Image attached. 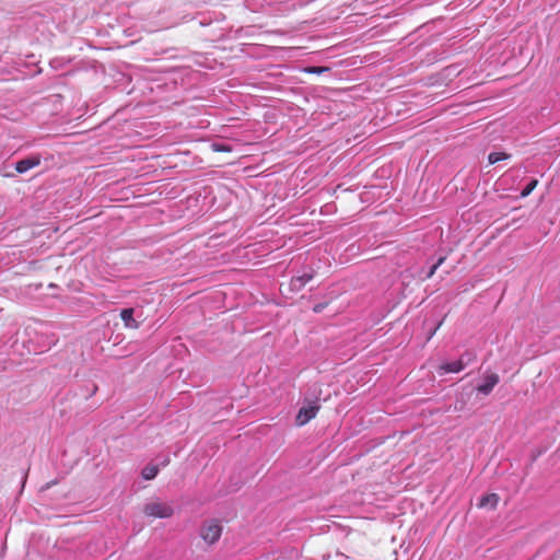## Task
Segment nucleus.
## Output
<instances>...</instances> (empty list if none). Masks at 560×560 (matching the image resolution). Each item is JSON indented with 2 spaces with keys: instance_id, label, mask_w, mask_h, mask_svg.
Wrapping results in <instances>:
<instances>
[{
  "instance_id": "f257e3e1",
  "label": "nucleus",
  "mask_w": 560,
  "mask_h": 560,
  "mask_svg": "<svg viewBox=\"0 0 560 560\" xmlns=\"http://www.w3.org/2000/svg\"><path fill=\"white\" fill-rule=\"evenodd\" d=\"M320 387H308V390L305 393L304 405L300 408L295 418L298 425H304L316 417L320 408Z\"/></svg>"
},
{
  "instance_id": "f03ea898",
  "label": "nucleus",
  "mask_w": 560,
  "mask_h": 560,
  "mask_svg": "<svg viewBox=\"0 0 560 560\" xmlns=\"http://www.w3.org/2000/svg\"><path fill=\"white\" fill-rule=\"evenodd\" d=\"M474 355L469 352H466L460 355L458 360L452 362H443L436 366V374L439 376H443L448 373H459L462 372L470 362H472Z\"/></svg>"
},
{
  "instance_id": "7ed1b4c3",
  "label": "nucleus",
  "mask_w": 560,
  "mask_h": 560,
  "mask_svg": "<svg viewBox=\"0 0 560 560\" xmlns=\"http://www.w3.org/2000/svg\"><path fill=\"white\" fill-rule=\"evenodd\" d=\"M222 529V525L218 520L205 521L200 527V537L208 545H213L220 539Z\"/></svg>"
},
{
  "instance_id": "20e7f679",
  "label": "nucleus",
  "mask_w": 560,
  "mask_h": 560,
  "mask_svg": "<svg viewBox=\"0 0 560 560\" xmlns=\"http://www.w3.org/2000/svg\"><path fill=\"white\" fill-rule=\"evenodd\" d=\"M143 513L151 517L167 518L173 515L174 509L170 503L153 501L144 505Z\"/></svg>"
},
{
  "instance_id": "39448f33",
  "label": "nucleus",
  "mask_w": 560,
  "mask_h": 560,
  "mask_svg": "<svg viewBox=\"0 0 560 560\" xmlns=\"http://www.w3.org/2000/svg\"><path fill=\"white\" fill-rule=\"evenodd\" d=\"M314 278V271L305 272L301 276L293 277L289 284L288 290L290 292H299L301 291L312 279Z\"/></svg>"
},
{
  "instance_id": "423d86ee",
  "label": "nucleus",
  "mask_w": 560,
  "mask_h": 560,
  "mask_svg": "<svg viewBox=\"0 0 560 560\" xmlns=\"http://www.w3.org/2000/svg\"><path fill=\"white\" fill-rule=\"evenodd\" d=\"M40 164V158L38 155L30 156L23 160H20L15 164V171L18 173H25L28 170L38 166Z\"/></svg>"
},
{
  "instance_id": "0eeeda50",
  "label": "nucleus",
  "mask_w": 560,
  "mask_h": 560,
  "mask_svg": "<svg viewBox=\"0 0 560 560\" xmlns=\"http://www.w3.org/2000/svg\"><path fill=\"white\" fill-rule=\"evenodd\" d=\"M133 313H135V311L131 307L121 310L120 318L124 322V325L126 328H129V329H138L139 328V323L133 318Z\"/></svg>"
},
{
  "instance_id": "6e6552de",
  "label": "nucleus",
  "mask_w": 560,
  "mask_h": 560,
  "mask_svg": "<svg viewBox=\"0 0 560 560\" xmlns=\"http://www.w3.org/2000/svg\"><path fill=\"white\" fill-rule=\"evenodd\" d=\"M499 502V495L495 493H491L488 495H485L480 499L479 506L480 508H491L494 509Z\"/></svg>"
},
{
  "instance_id": "1a4fd4ad",
  "label": "nucleus",
  "mask_w": 560,
  "mask_h": 560,
  "mask_svg": "<svg viewBox=\"0 0 560 560\" xmlns=\"http://www.w3.org/2000/svg\"><path fill=\"white\" fill-rule=\"evenodd\" d=\"M159 470V465L149 464L142 469L141 476L145 480H152L156 477Z\"/></svg>"
},
{
  "instance_id": "9d476101",
  "label": "nucleus",
  "mask_w": 560,
  "mask_h": 560,
  "mask_svg": "<svg viewBox=\"0 0 560 560\" xmlns=\"http://www.w3.org/2000/svg\"><path fill=\"white\" fill-rule=\"evenodd\" d=\"M469 388H470V392L467 393V395H469V397L474 396L477 399V398H483V397H487L488 395H490L493 387H469Z\"/></svg>"
},
{
  "instance_id": "9b49d317",
  "label": "nucleus",
  "mask_w": 560,
  "mask_h": 560,
  "mask_svg": "<svg viewBox=\"0 0 560 560\" xmlns=\"http://www.w3.org/2000/svg\"><path fill=\"white\" fill-rule=\"evenodd\" d=\"M510 158V154L504 152H491L488 156V161L490 164L498 163L500 161L506 160Z\"/></svg>"
},
{
  "instance_id": "f8f14e48",
  "label": "nucleus",
  "mask_w": 560,
  "mask_h": 560,
  "mask_svg": "<svg viewBox=\"0 0 560 560\" xmlns=\"http://www.w3.org/2000/svg\"><path fill=\"white\" fill-rule=\"evenodd\" d=\"M538 185L537 179H532L529 184L521 191V197L525 198L532 194V191L536 188Z\"/></svg>"
},
{
  "instance_id": "ddd939ff",
  "label": "nucleus",
  "mask_w": 560,
  "mask_h": 560,
  "mask_svg": "<svg viewBox=\"0 0 560 560\" xmlns=\"http://www.w3.org/2000/svg\"><path fill=\"white\" fill-rule=\"evenodd\" d=\"M445 261V257H441L439 258V260L431 267L429 273H428V278H431L435 271L438 270V268Z\"/></svg>"
},
{
  "instance_id": "4468645a",
  "label": "nucleus",
  "mask_w": 560,
  "mask_h": 560,
  "mask_svg": "<svg viewBox=\"0 0 560 560\" xmlns=\"http://www.w3.org/2000/svg\"><path fill=\"white\" fill-rule=\"evenodd\" d=\"M497 383H499V376L497 374H491L487 377L485 385H495Z\"/></svg>"
},
{
  "instance_id": "2eb2a0df",
  "label": "nucleus",
  "mask_w": 560,
  "mask_h": 560,
  "mask_svg": "<svg viewBox=\"0 0 560 560\" xmlns=\"http://www.w3.org/2000/svg\"><path fill=\"white\" fill-rule=\"evenodd\" d=\"M326 70H327V68H323V67H310L305 71L308 73H322Z\"/></svg>"
},
{
  "instance_id": "dca6fc26",
  "label": "nucleus",
  "mask_w": 560,
  "mask_h": 560,
  "mask_svg": "<svg viewBox=\"0 0 560 560\" xmlns=\"http://www.w3.org/2000/svg\"><path fill=\"white\" fill-rule=\"evenodd\" d=\"M170 463V457L167 455L163 456L162 458H160V463L158 464L159 467H165L167 466Z\"/></svg>"
},
{
  "instance_id": "f3484780",
  "label": "nucleus",
  "mask_w": 560,
  "mask_h": 560,
  "mask_svg": "<svg viewBox=\"0 0 560 560\" xmlns=\"http://www.w3.org/2000/svg\"><path fill=\"white\" fill-rule=\"evenodd\" d=\"M213 149L217 152L230 151L225 145L222 144H213Z\"/></svg>"
},
{
  "instance_id": "a211bd4d",
  "label": "nucleus",
  "mask_w": 560,
  "mask_h": 560,
  "mask_svg": "<svg viewBox=\"0 0 560 560\" xmlns=\"http://www.w3.org/2000/svg\"><path fill=\"white\" fill-rule=\"evenodd\" d=\"M323 308H324V305H323V304H317V305H315V306H314L313 311H314L315 313H319V312H322V311H323Z\"/></svg>"
},
{
  "instance_id": "6ab92c4d",
  "label": "nucleus",
  "mask_w": 560,
  "mask_h": 560,
  "mask_svg": "<svg viewBox=\"0 0 560 560\" xmlns=\"http://www.w3.org/2000/svg\"><path fill=\"white\" fill-rule=\"evenodd\" d=\"M98 387L94 386L93 389L89 394H84L85 397L93 395Z\"/></svg>"
},
{
  "instance_id": "aec40b11",
  "label": "nucleus",
  "mask_w": 560,
  "mask_h": 560,
  "mask_svg": "<svg viewBox=\"0 0 560 560\" xmlns=\"http://www.w3.org/2000/svg\"><path fill=\"white\" fill-rule=\"evenodd\" d=\"M442 324H443V322H440V323H439V325H438V326L435 327V329L432 331V334H431V336H430V337H432V336L436 332V330L442 326Z\"/></svg>"
}]
</instances>
